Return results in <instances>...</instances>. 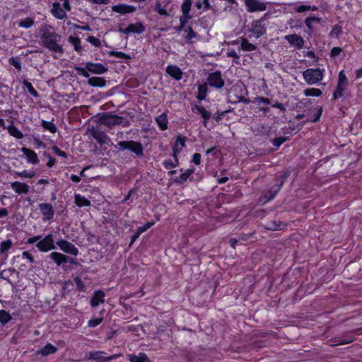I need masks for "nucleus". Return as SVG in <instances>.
<instances>
[{
    "label": "nucleus",
    "instance_id": "e2e57ef3",
    "mask_svg": "<svg viewBox=\"0 0 362 362\" xmlns=\"http://www.w3.org/2000/svg\"><path fill=\"white\" fill-rule=\"evenodd\" d=\"M191 18H192V15L182 14V16H180V23L182 26H185L189 20H190Z\"/></svg>",
    "mask_w": 362,
    "mask_h": 362
},
{
    "label": "nucleus",
    "instance_id": "dca6fc26",
    "mask_svg": "<svg viewBox=\"0 0 362 362\" xmlns=\"http://www.w3.org/2000/svg\"><path fill=\"white\" fill-rule=\"evenodd\" d=\"M86 68L88 71L95 74H102L107 71V68L100 63L87 62Z\"/></svg>",
    "mask_w": 362,
    "mask_h": 362
},
{
    "label": "nucleus",
    "instance_id": "c756f323",
    "mask_svg": "<svg viewBox=\"0 0 362 362\" xmlns=\"http://www.w3.org/2000/svg\"><path fill=\"white\" fill-rule=\"evenodd\" d=\"M88 84L93 87H104L106 85V81L101 77H91L88 81Z\"/></svg>",
    "mask_w": 362,
    "mask_h": 362
},
{
    "label": "nucleus",
    "instance_id": "b1692460",
    "mask_svg": "<svg viewBox=\"0 0 362 362\" xmlns=\"http://www.w3.org/2000/svg\"><path fill=\"white\" fill-rule=\"evenodd\" d=\"M257 46L249 42L247 37H240V49L243 52H252L257 49Z\"/></svg>",
    "mask_w": 362,
    "mask_h": 362
},
{
    "label": "nucleus",
    "instance_id": "9d476101",
    "mask_svg": "<svg viewBox=\"0 0 362 362\" xmlns=\"http://www.w3.org/2000/svg\"><path fill=\"white\" fill-rule=\"evenodd\" d=\"M245 5L249 13L264 11L267 9V4L260 0H245Z\"/></svg>",
    "mask_w": 362,
    "mask_h": 362
},
{
    "label": "nucleus",
    "instance_id": "72a5a7b5",
    "mask_svg": "<svg viewBox=\"0 0 362 362\" xmlns=\"http://www.w3.org/2000/svg\"><path fill=\"white\" fill-rule=\"evenodd\" d=\"M321 20H322V18L320 17H316V16L307 17L305 19V24L306 27L310 30V31L313 32L314 30V28L313 25V23H320L321 22Z\"/></svg>",
    "mask_w": 362,
    "mask_h": 362
},
{
    "label": "nucleus",
    "instance_id": "864d4df0",
    "mask_svg": "<svg viewBox=\"0 0 362 362\" xmlns=\"http://www.w3.org/2000/svg\"><path fill=\"white\" fill-rule=\"evenodd\" d=\"M189 175H188L185 172H184L180 175L179 178H176L174 180V182L180 185L184 184L189 178Z\"/></svg>",
    "mask_w": 362,
    "mask_h": 362
},
{
    "label": "nucleus",
    "instance_id": "4c0bfd02",
    "mask_svg": "<svg viewBox=\"0 0 362 362\" xmlns=\"http://www.w3.org/2000/svg\"><path fill=\"white\" fill-rule=\"evenodd\" d=\"M23 86L26 88L28 93L33 95L34 98H39L40 95L37 92V90L34 88L32 83L29 82L28 80H23Z\"/></svg>",
    "mask_w": 362,
    "mask_h": 362
},
{
    "label": "nucleus",
    "instance_id": "13d9d810",
    "mask_svg": "<svg viewBox=\"0 0 362 362\" xmlns=\"http://www.w3.org/2000/svg\"><path fill=\"white\" fill-rule=\"evenodd\" d=\"M102 321L103 317L93 318L88 321V325L89 327H95L98 325H99L102 322Z\"/></svg>",
    "mask_w": 362,
    "mask_h": 362
},
{
    "label": "nucleus",
    "instance_id": "de8ad7c7",
    "mask_svg": "<svg viewBox=\"0 0 362 362\" xmlns=\"http://www.w3.org/2000/svg\"><path fill=\"white\" fill-rule=\"evenodd\" d=\"M13 242L11 240L8 239L1 242L0 245V252L1 253H4L7 252L12 246Z\"/></svg>",
    "mask_w": 362,
    "mask_h": 362
},
{
    "label": "nucleus",
    "instance_id": "6e6552de",
    "mask_svg": "<svg viewBox=\"0 0 362 362\" xmlns=\"http://www.w3.org/2000/svg\"><path fill=\"white\" fill-rule=\"evenodd\" d=\"M207 84L211 87L216 89H220L224 86L225 82L221 76V72L220 71H216L212 73H209L206 78Z\"/></svg>",
    "mask_w": 362,
    "mask_h": 362
},
{
    "label": "nucleus",
    "instance_id": "5fc2aeb1",
    "mask_svg": "<svg viewBox=\"0 0 362 362\" xmlns=\"http://www.w3.org/2000/svg\"><path fill=\"white\" fill-rule=\"evenodd\" d=\"M14 272H15V269H12V268H10L8 269H4L1 272L0 276L1 279H4L9 281V279H8L9 275H11Z\"/></svg>",
    "mask_w": 362,
    "mask_h": 362
},
{
    "label": "nucleus",
    "instance_id": "6e6d98bb",
    "mask_svg": "<svg viewBox=\"0 0 362 362\" xmlns=\"http://www.w3.org/2000/svg\"><path fill=\"white\" fill-rule=\"evenodd\" d=\"M16 174L21 177L33 178L35 175L34 171L23 170L22 172H17Z\"/></svg>",
    "mask_w": 362,
    "mask_h": 362
},
{
    "label": "nucleus",
    "instance_id": "2f4dec72",
    "mask_svg": "<svg viewBox=\"0 0 362 362\" xmlns=\"http://www.w3.org/2000/svg\"><path fill=\"white\" fill-rule=\"evenodd\" d=\"M68 41L74 46V50L76 52H77L78 53H81L82 47L81 45V40L79 37L70 35L68 37Z\"/></svg>",
    "mask_w": 362,
    "mask_h": 362
},
{
    "label": "nucleus",
    "instance_id": "f704fd0d",
    "mask_svg": "<svg viewBox=\"0 0 362 362\" xmlns=\"http://www.w3.org/2000/svg\"><path fill=\"white\" fill-rule=\"evenodd\" d=\"M130 362H148V358L144 353H139V355L131 354L129 356Z\"/></svg>",
    "mask_w": 362,
    "mask_h": 362
},
{
    "label": "nucleus",
    "instance_id": "4be33fe9",
    "mask_svg": "<svg viewBox=\"0 0 362 362\" xmlns=\"http://www.w3.org/2000/svg\"><path fill=\"white\" fill-rule=\"evenodd\" d=\"M11 189L18 194H26L29 192L30 186L24 182H13L11 183Z\"/></svg>",
    "mask_w": 362,
    "mask_h": 362
},
{
    "label": "nucleus",
    "instance_id": "79ce46f5",
    "mask_svg": "<svg viewBox=\"0 0 362 362\" xmlns=\"http://www.w3.org/2000/svg\"><path fill=\"white\" fill-rule=\"evenodd\" d=\"M303 93L305 96L319 97L322 95V92L319 88H311L305 89L303 90Z\"/></svg>",
    "mask_w": 362,
    "mask_h": 362
},
{
    "label": "nucleus",
    "instance_id": "c03bdc74",
    "mask_svg": "<svg viewBox=\"0 0 362 362\" xmlns=\"http://www.w3.org/2000/svg\"><path fill=\"white\" fill-rule=\"evenodd\" d=\"M342 33V28L341 25H335L332 30L330 31L329 35L331 38H337L338 39L341 34Z\"/></svg>",
    "mask_w": 362,
    "mask_h": 362
},
{
    "label": "nucleus",
    "instance_id": "473e14b6",
    "mask_svg": "<svg viewBox=\"0 0 362 362\" xmlns=\"http://www.w3.org/2000/svg\"><path fill=\"white\" fill-rule=\"evenodd\" d=\"M131 33L141 34L145 30V27L141 22L129 25Z\"/></svg>",
    "mask_w": 362,
    "mask_h": 362
},
{
    "label": "nucleus",
    "instance_id": "49530a36",
    "mask_svg": "<svg viewBox=\"0 0 362 362\" xmlns=\"http://www.w3.org/2000/svg\"><path fill=\"white\" fill-rule=\"evenodd\" d=\"M34 20L30 18H26L18 23V25L21 28H29L34 25Z\"/></svg>",
    "mask_w": 362,
    "mask_h": 362
},
{
    "label": "nucleus",
    "instance_id": "bb28decb",
    "mask_svg": "<svg viewBox=\"0 0 362 362\" xmlns=\"http://www.w3.org/2000/svg\"><path fill=\"white\" fill-rule=\"evenodd\" d=\"M314 113L311 115L310 118H308L305 121L303 122V124H305L307 122H317L322 114L323 108L322 106L317 107L314 110Z\"/></svg>",
    "mask_w": 362,
    "mask_h": 362
},
{
    "label": "nucleus",
    "instance_id": "c9c22d12",
    "mask_svg": "<svg viewBox=\"0 0 362 362\" xmlns=\"http://www.w3.org/2000/svg\"><path fill=\"white\" fill-rule=\"evenodd\" d=\"M208 91L207 83H204L198 86V94L197 98L202 101L206 99V93Z\"/></svg>",
    "mask_w": 362,
    "mask_h": 362
},
{
    "label": "nucleus",
    "instance_id": "3c124183",
    "mask_svg": "<svg viewBox=\"0 0 362 362\" xmlns=\"http://www.w3.org/2000/svg\"><path fill=\"white\" fill-rule=\"evenodd\" d=\"M235 100H230V102L233 104H235V103H243L244 104H249L250 103V100L249 98H247L245 97H244L243 95H235Z\"/></svg>",
    "mask_w": 362,
    "mask_h": 362
},
{
    "label": "nucleus",
    "instance_id": "ea45409f",
    "mask_svg": "<svg viewBox=\"0 0 362 362\" xmlns=\"http://www.w3.org/2000/svg\"><path fill=\"white\" fill-rule=\"evenodd\" d=\"M286 226V225L281 221L275 220L270 223L269 226L267 227L268 230H281L284 228Z\"/></svg>",
    "mask_w": 362,
    "mask_h": 362
},
{
    "label": "nucleus",
    "instance_id": "052dcab7",
    "mask_svg": "<svg viewBox=\"0 0 362 362\" xmlns=\"http://www.w3.org/2000/svg\"><path fill=\"white\" fill-rule=\"evenodd\" d=\"M286 141V138L276 137L272 141V144L276 148H279L281 145Z\"/></svg>",
    "mask_w": 362,
    "mask_h": 362
},
{
    "label": "nucleus",
    "instance_id": "aec40b11",
    "mask_svg": "<svg viewBox=\"0 0 362 362\" xmlns=\"http://www.w3.org/2000/svg\"><path fill=\"white\" fill-rule=\"evenodd\" d=\"M166 73L176 81L182 79L183 72L177 65H168L166 67Z\"/></svg>",
    "mask_w": 362,
    "mask_h": 362
},
{
    "label": "nucleus",
    "instance_id": "09e8293b",
    "mask_svg": "<svg viewBox=\"0 0 362 362\" xmlns=\"http://www.w3.org/2000/svg\"><path fill=\"white\" fill-rule=\"evenodd\" d=\"M185 31L187 32V35H186L185 38L189 43L192 42V40L193 38H197L198 37L197 33L194 31L191 26H189L187 29H185Z\"/></svg>",
    "mask_w": 362,
    "mask_h": 362
},
{
    "label": "nucleus",
    "instance_id": "cd10ccee",
    "mask_svg": "<svg viewBox=\"0 0 362 362\" xmlns=\"http://www.w3.org/2000/svg\"><path fill=\"white\" fill-rule=\"evenodd\" d=\"M197 110L199 114L201 115L202 117L204 119V124L206 126V122L209 120L211 117V113L206 110L204 107L202 105H195L192 107V110Z\"/></svg>",
    "mask_w": 362,
    "mask_h": 362
},
{
    "label": "nucleus",
    "instance_id": "7ed1b4c3",
    "mask_svg": "<svg viewBox=\"0 0 362 362\" xmlns=\"http://www.w3.org/2000/svg\"><path fill=\"white\" fill-rule=\"evenodd\" d=\"M96 117L98 124H103L110 128L121 124L123 120L122 117L114 115L110 112L98 114Z\"/></svg>",
    "mask_w": 362,
    "mask_h": 362
},
{
    "label": "nucleus",
    "instance_id": "a19ab883",
    "mask_svg": "<svg viewBox=\"0 0 362 362\" xmlns=\"http://www.w3.org/2000/svg\"><path fill=\"white\" fill-rule=\"evenodd\" d=\"M73 281L76 284L77 291L81 292H86L85 283L82 281L80 276H74Z\"/></svg>",
    "mask_w": 362,
    "mask_h": 362
},
{
    "label": "nucleus",
    "instance_id": "7c9ffc66",
    "mask_svg": "<svg viewBox=\"0 0 362 362\" xmlns=\"http://www.w3.org/2000/svg\"><path fill=\"white\" fill-rule=\"evenodd\" d=\"M187 137L184 136H177L176 141L173 146V148L175 149L177 152H181L182 148L185 147V142Z\"/></svg>",
    "mask_w": 362,
    "mask_h": 362
},
{
    "label": "nucleus",
    "instance_id": "bf43d9fd",
    "mask_svg": "<svg viewBox=\"0 0 362 362\" xmlns=\"http://www.w3.org/2000/svg\"><path fill=\"white\" fill-rule=\"evenodd\" d=\"M75 70L77 71V74L80 76H82L85 78H90V75L88 74V72L87 71V69L86 68L84 69L83 67H79V66H75Z\"/></svg>",
    "mask_w": 362,
    "mask_h": 362
},
{
    "label": "nucleus",
    "instance_id": "a878e982",
    "mask_svg": "<svg viewBox=\"0 0 362 362\" xmlns=\"http://www.w3.org/2000/svg\"><path fill=\"white\" fill-rule=\"evenodd\" d=\"M155 120L162 131L166 130L168 129V115L165 112H163L156 117Z\"/></svg>",
    "mask_w": 362,
    "mask_h": 362
},
{
    "label": "nucleus",
    "instance_id": "ddd939ff",
    "mask_svg": "<svg viewBox=\"0 0 362 362\" xmlns=\"http://www.w3.org/2000/svg\"><path fill=\"white\" fill-rule=\"evenodd\" d=\"M38 208L42 216V221H50L54 218V210L52 204L49 203H40L38 204Z\"/></svg>",
    "mask_w": 362,
    "mask_h": 362
},
{
    "label": "nucleus",
    "instance_id": "338daca9",
    "mask_svg": "<svg viewBox=\"0 0 362 362\" xmlns=\"http://www.w3.org/2000/svg\"><path fill=\"white\" fill-rule=\"evenodd\" d=\"M9 63L12 66H13L16 69H17L18 70H19V71L21 70V64L19 62V60H18L16 58H15V57L10 58Z\"/></svg>",
    "mask_w": 362,
    "mask_h": 362
},
{
    "label": "nucleus",
    "instance_id": "f8f14e48",
    "mask_svg": "<svg viewBox=\"0 0 362 362\" xmlns=\"http://www.w3.org/2000/svg\"><path fill=\"white\" fill-rule=\"evenodd\" d=\"M57 245L59 249L65 253L76 256L78 254V248L71 243L64 240L60 239L57 242Z\"/></svg>",
    "mask_w": 362,
    "mask_h": 362
},
{
    "label": "nucleus",
    "instance_id": "4d7b16f0",
    "mask_svg": "<svg viewBox=\"0 0 362 362\" xmlns=\"http://www.w3.org/2000/svg\"><path fill=\"white\" fill-rule=\"evenodd\" d=\"M252 103H257L259 105H260V104L269 105L270 100L268 98L257 96L254 98V100H252Z\"/></svg>",
    "mask_w": 362,
    "mask_h": 362
},
{
    "label": "nucleus",
    "instance_id": "a211bd4d",
    "mask_svg": "<svg viewBox=\"0 0 362 362\" xmlns=\"http://www.w3.org/2000/svg\"><path fill=\"white\" fill-rule=\"evenodd\" d=\"M136 8L135 6L127 5L124 4H119L112 6V11L115 13L120 14L131 13L136 11Z\"/></svg>",
    "mask_w": 362,
    "mask_h": 362
},
{
    "label": "nucleus",
    "instance_id": "0eeeda50",
    "mask_svg": "<svg viewBox=\"0 0 362 362\" xmlns=\"http://www.w3.org/2000/svg\"><path fill=\"white\" fill-rule=\"evenodd\" d=\"M247 31L252 33L256 39H258L266 34L267 24L263 23L262 20L253 21Z\"/></svg>",
    "mask_w": 362,
    "mask_h": 362
},
{
    "label": "nucleus",
    "instance_id": "4468645a",
    "mask_svg": "<svg viewBox=\"0 0 362 362\" xmlns=\"http://www.w3.org/2000/svg\"><path fill=\"white\" fill-rule=\"evenodd\" d=\"M49 257L59 267L61 266L62 264H65L67 262H70L71 264L75 263V261L73 258H69L66 255L57 252H52L49 255Z\"/></svg>",
    "mask_w": 362,
    "mask_h": 362
},
{
    "label": "nucleus",
    "instance_id": "5701e85b",
    "mask_svg": "<svg viewBox=\"0 0 362 362\" xmlns=\"http://www.w3.org/2000/svg\"><path fill=\"white\" fill-rule=\"evenodd\" d=\"M52 13L56 18L60 20H63L67 17L65 10L62 8L60 4L57 2L53 4Z\"/></svg>",
    "mask_w": 362,
    "mask_h": 362
},
{
    "label": "nucleus",
    "instance_id": "412c9836",
    "mask_svg": "<svg viewBox=\"0 0 362 362\" xmlns=\"http://www.w3.org/2000/svg\"><path fill=\"white\" fill-rule=\"evenodd\" d=\"M105 302V293L101 290L95 291L90 298V304L93 308H95L100 303Z\"/></svg>",
    "mask_w": 362,
    "mask_h": 362
},
{
    "label": "nucleus",
    "instance_id": "37998d69",
    "mask_svg": "<svg viewBox=\"0 0 362 362\" xmlns=\"http://www.w3.org/2000/svg\"><path fill=\"white\" fill-rule=\"evenodd\" d=\"M192 5V0H184L181 5V11L182 14L191 15L189 11Z\"/></svg>",
    "mask_w": 362,
    "mask_h": 362
},
{
    "label": "nucleus",
    "instance_id": "0e129e2a",
    "mask_svg": "<svg viewBox=\"0 0 362 362\" xmlns=\"http://www.w3.org/2000/svg\"><path fill=\"white\" fill-rule=\"evenodd\" d=\"M52 149L54 151V153L59 157L66 158L68 156L67 153L65 151H62L57 146H53Z\"/></svg>",
    "mask_w": 362,
    "mask_h": 362
},
{
    "label": "nucleus",
    "instance_id": "e433bc0d",
    "mask_svg": "<svg viewBox=\"0 0 362 362\" xmlns=\"http://www.w3.org/2000/svg\"><path fill=\"white\" fill-rule=\"evenodd\" d=\"M74 201L78 206H88L90 205V202L80 194H75Z\"/></svg>",
    "mask_w": 362,
    "mask_h": 362
},
{
    "label": "nucleus",
    "instance_id": "c85d7f7f",
    "mask_svg": "<svg viewBox=\"0 0 362 362\" xmlns=\"http://www.w3.org/2000/svg\"><path fill=\"white\" fill-rule=\"evenodd\" d=\"M8 134L17 139L23 138V134L13 124V121H11V124L6 128Z\"/></svg>",
    "mask_w": 362,
    "mask_h": 362
},
{
    "label": "nucleus",
    "instance_id": "f3484780",
    "mask_svg": "<svg viewBox=\"0 0 362 362\" xmlns=\"http://www.w3.org/2000/svg\"><path fill=\"white\" fill-rule=\"evenodd\" d=\"M90 135L95 139L100 145L107 144L109 136L103 132L93 128L90 130Z\"/></svg>",
    "mask_w": 362,
    "mask_h": 362
},
{
    "label": "nucleus",
    "instance_id": "2eb2a0df",
    "mask_svg": "<svg viewBox=\"0 0 362 362\" xmlns=\"http://www.w3.org/2000/svg\"><path fill=\"white\" fill-rule=\"evenodd\" d=\"M284 39L290 44L291 47H293L298 49H301L304 45L303 38L296 34L287 35L284 36Z\"/></svg>",
    "mask_w": 362,
    "mask_h": 362
},
{
    "label": "nucleus",
    "instance_id": "f257e3e1",
    "mask_svg": "<svg viewBox=\"0 0 362 362\" xmlns=\"http://www.w3.org/2000/svg\"><path fill=\"white\" fill-rule=\"evenodd\" d=\"M39 33L40 41L44 47L53 53L64 54V49L62 44V37L55 31L54 27L43 24L39 28Z\"/></svg>",
    "mask_w": 362,
    "mask_h": 362
},
{
    "label": "nucleus",
    "instance_id": "58836bf2",
    "mask_svg": "<svg viewBox=\"0 0 362 362\" xmlns=\"http://www.w3.org/2000/svg\"><path fill=\"white\" fill-rule=\"evenodd\" d=\"M41 126L46 130H48L52 134H54L57 131V126L52 122H47L45 120H42Z\"/></svg>",
    "mask_w": 362,
    "mask_h": 362
},
{
    "label": "nucleus",
    "instance_id": "9b49d317",
    "mask_svg": "<svg viewBox=\"0 0 362 362\" xmlns=\"http://www.w3.org/2000/svg\"><path fill=\"white\" fill-rule=\"evenodd\" d=\"M105 354V352L103 351H92L90 353L88 358L97 362H105L117 359L122 356V354H119L106 356Z\"/></svg>",
    "mask_w": 362,
    "mask_h": 362
},
{
    "label": "nucleus",
    "instance_id": "393cba45",
    "mask_svg": "<svg viewBox=\"0 0 362 362\" xmlns=\"http://www.w3.org/2000/svg\"><path fill=\"white\" fill-rule=\"evenodd\" d=\"M57 348L50 343H47L43 348L37 351V354L41 356H47L56 353Z\"/></svg>",
    "mask_w": 362,
    "mask_h": 362
},
{
    "label": "nucleus",
    "instance_id": "1a4fd4ad",
    "mask_svg": "<svg viewBox=\"0 0 362 362\" xmlns=\"http://www.w3.org/2000/svg\"><path fill=\"white\" fill-rule=\"evenodd\" d=\"M36 247L37 249L42 252H48L51 250L55 249L54 244V238L52 234H48L43 239L37 243Z\"/></svg>",
    "mask_w": 362,
    "mask_h": 362
},
{
    "label": "nucleus",
    "instance_id": "69168bd1",
    "mask_svg": "<svg viewBox=\"0 0 362 362\" xmlns=\"http://www.w3.org/2000/svg\"><path fill=\"white\" fill-rule=\"evenodd\" d=\"M87 41L96 47H99L101 45L100 40L93 36H89L87 38Z\"/></svg>",
    "mask_w": 362,
    "mask_h": 362
},
{
    "label": "nucleus",
    "instance_id": "20e7f679",
    "mask_svg": "<svg viewBox=\"0 0 362 362\" xmlns=\"http://www.w3.org/2000/svg\"><path fill=\"white\" fill-rule=\"evenodd\" d=\"M119 149L120 151L129 150L134 153L136 157L141 158L144 156V147L141 143L139 141H121L117 143Z\"/></svg>",
    "mask_w": 362,
    "mask_h": 362
},
{
    "label": "nucleus",
    "instance_id": "423d86ee",
    "mask_svg": "<svg viewBox=\"0 0 362 362\" xmlns=\"http://www.w3.org/2000/svg\"><path fill=\"white\" fill-rule=\"evenodd\" d=\"M348 78L342 70L339 74L337 86L333 93V100H336L344 95V91L347 88Z\"/></svg>",
    "mask_w": 362,
    "mask_h": 362
},
{
    "label": "nucleus",
    "instance_id": "a18cd8bd",
    "mask_svg": "<svg viewBox=\"0 0 362 362\" xmlns=\"http://www.w3.org/2000/svg\"><path fill=\"white\" fill-rule=\"evenodd\" d=\"M12 319L11 315L9 313L4 310H0V322L4 325L8 323Z\"/></svg>",
    "mask_w": 362,
    "mask_h": 362
},
{
    "label": "nucleus",
    "instance_id": "6ab92c4d",
    "mask_svg": "<svg viewBox=\"0 0 362 362\" xmlns=\"http://www.w3.org/2000/svg\"><path fill=\"white\" fill-rule=\"evenodd\" d=\"M21 151L25 155L28 163L36 165L39 163L38 156L34 151L23 147L21 148Z\"/></svg>",
    "mask_w": 362,
    "mask_h": 362
},
{
    "label": "nucleus",
    "instance_id": "f03ea898",
    "mask_svg": "<svg viewBox=\"0 0 362 362\" xmlns=\"http://www.w3.org/2000/svg\"><path fill=\"white\" fill-rule=\"evenodd\" d=\"M286 174H284L281 177H276L275 180L274 185L259 197V202H261L262 204H264L267 202L274 199L276 197V194L282 188L286 179Z\"/></svg>",
    "mask_w": 362,
    "mask_h": 362
},
{
    "label": "nucleus",
    "instance_id": "39448f33",
    "mask_svg": "<svg viewBox=\"0 0 362 362\" xmlns=\"http://www.w3.org/2000/svg\"><path fill=\"white\" fill-rule=\"evenodd\" d=\"M325 70L320 68L308 69L303 72V76L308 85L320 83L324 78Z\"/></svg>",
    "mask_w": 362,
    "mask_h": 362
},
{
    "label": "nucleus",
    "instance_id": "603ef678",
    "mask_svg": "<svg viewBox=\"0 0 362 362\" xmlns=\"http://www.w3.org/2000/svg\"><path fill=\"white\" fill-rule=\"evenodd\" d=\"M154 11H156L160 16H168V13L165 8H163L161 4L157 1L154 6Z\"/></svg>",
    "mask_w": 362,
    "mask_h": 362
},
{
    "label": "nucleus",
    "instance_id": "8fccbe9b",
    "mask_svg": "<svg viewBox=\"0 0 362 362\" xmlns=\"http://www.w3.org/2000/svg\"><path fill=\"white\" fill-rule=\"evenodd\" d=\"M109 54L110 56L124 59H129L131 58V57L129 54L122 52L111 51L110 52Z\"/></svg>",
    "mask_w": 362,
    "mask_h": 362
},
{
    "label": "nucleus",
    "instance_id": "680f3d73",
    "mask_svg": "<svg viewBox=\"0 0 362 362\" xmlns=\"http://www.w3.org/2000/svg\"><path fill=\"white\" fill-rule=\"evenodd\" d=\"M154 222L152 221V222H148L146 223H145L144 226H140L137 228V231L141 234L143 233L144 232L146 231L148 229H149L150 228H151L153 225H154Z\"/></svg>",
    "mask_w": 362,
    "mask_h": 362
},
{
    "label": "nucleus",
    "instance_id": "774afa93",
    "mask_svg": "<svg viewBox=\"0 0 362 362\" xmlns=\"http://www.w3.org/2000/svg\"><path fill=\"white\" fill-rule=\"evenodd\" d=\"M341 51H342V49L341 47H334L331 49L330 57L332 58L336 57L340 54Z\"/></svg>",
    "mask_w": 362,
    "mask_h": 362
}]
</instances>
